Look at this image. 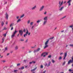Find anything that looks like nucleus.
Instances as JSON below:
<instances>
[{"mask_svg": "<svg viewBox=\"0 0 73 73\" xmlns=\"http://www.w3.org/2000/svg\"><path fill=\"white\" fill-rule=\"evenodd\" d=\"M70 46H71V47H73V44H71L69 45Z\"/></svg>", "mask_w": 73, "mask_h": 73, "instance_id": "32", "label": "nucleus"}, {"mask_svg": "<svg viewBox=\"0 0 73 73\" xmlns=\"http://www.w3.org/2000/svg\"><path fill=\"white\" fill-rule=\"evenodd\" d=\"M30 20H29L28 21H27V23L28 24H29V23H30Z\"/></svg>", "mask_w": 73, "mask_h": 73, "instance_id": "38", "label": "nucleus"}, {"mask_svg": "<svg viewBox=\"0 0 73 73\" xmlns=\"http://www.w3.org/2000/svg\"><path fill=\"white\" fill-rule=\"evenodd\" d=\"M33 24V22H31L30 23V25H32Z\"/></svg>", "mask_w": 73, "mask_h": 73, "instance_id": "37", "label": "nucleus"}, {"mask_svg": "<svg viewBox=\"0 0 73 73\" xmlns=\"http://www.w3.org/2000/svg\"><path fill=\"white\" fill-rule=\"evenodd\" d=\"M56 29H57V27H56V28L54 29V30H56Z\"/></svg>", "mask_w": 73, "mask_h": 73, "instance_id": "59", "label": "nucleus"}, {"mask_svg": "<svg viewBox=\"0 0 73 73\" xmlns=\"http://www.w3.org/2000/svg\"><path fill=\"white\" fill-rule=\"evenodd\" d=\"M37 52H38L40 50V48H38L37 50Z\"/></svg>", "mask_w": 73, "mask_h": 73, "instance_id": "31", "label": "nucleus"}, {"mask_svg": "<svg viewBox=\"0 0 73 73\" xmlns=\"http://www.w3.org/2000/svg\"><path fill=\"white\" fill-rule=\"evenodd\" d=\"M28 39L26 40V42H27L28 41Z\"/></svg>", "mask_w": 73, "mask_h": 73, "instance_id": "62", "label": "nucleus"}, {"mask_svg": "<svg viewBox=\"0 0 73 73\" xmlns=\"http://www.w3.org/2000/svg\"><path fill=\"white\" fill-rule=\"evenodd\" d=\"M23 32H26V30H25V29H24Z\"/></svg>", "mask_w": 73, "mask_h": 73, "instance_id": "45", "label": "nucleus"}, {"mask_svg": "<svg viewBox=\"0 0 73 73\" xmlns=\"http://www.w3.org/2000/svg\"><path fill=\"white\" fill-rule=\"evenodd\" d=\"M64 6H62L61 8H60V9H59V11H62L63 9H64Z\"/></svg>", "mask_w": 73, "mask_h": 73, "instance_id": "12", "label": "nucleus"}, {"mask_svg": "<svg viewBox=\"0 0 73 73\" xmlns=\"http://www.w3.org/2000/svg\"><path fill=\"white\" fill-rule=\"evenodd\" d=\"M4 22H3V21H2L1 23V25L2 27H3V25H4Z\"/></svg>", "mask_w": 73, "mask_h": 73, "instance_id": "23", "label": "nucleus"}, {"mask_svg": "<svg viewBox=\"0 0 73 73\" xmlns=\"http://www.w3.org/2000/svg\"><path fill=\"white\" fill-rule=\"evenodd\" d=\"M71 59H72V61L73 62V56H72V57L71 58Z\"/></svg>", "mask_w": 73, "mask_h": 73, "instance_id": "43", "label": "nucleus"}, {"mask_svg": "<svg viewBox=\"0 0 73 73\" xmlns=\"http://www.w3.org/2000/svg\"><path fill=\"white\" fill-rule=\"evenodd\" d=\"M5 39V38H4V37L2 38V41H4Z\"/></svg>", "mask_w": 73, "mask_h": 73, "instance_id": "36", "label": "nucleus"}, {"mask_svg": "<svg viewBox=\"0 0 73 73\" xmlns=\"http://www.w3.org/2000/svg\"><path fill=\"white\" fill-rule=\"evenodd\" d=\"M72 33H73V28H72Z\"/></svg>", "mask_w": 73, "mask_h": 73, "instance_id": "64", "label": "nucleus"}, {"mask_svg": "<svg viewBox=\"0 0 73 73\" xmlns=\"http://www.w3.org/2000/svg\"><path fill=\"white\" fill-rule=\"evenodd\" d=\"M9 53H8L7 54V56H9Z\"/></svg>", "mask_w": 73, "mask_h": 73, "instance_id": "56", "label": "nucleus"}, {"mask_svg": "<svg viewBox=\"0 0 73 73\" xmlns=\"http://www.w3.org/2000/svg\"><path fill=\"white\" fill-rule=\"evenodd\" d=\"M32 63H33L32 62H30V63H29L30 64H32Z\"/></svg>", "mask_w": 73, "mask_h": 73, "instance_id": "50", "label": "nucleus"}, {"mask_svg": "<svg viewBox=\"0 0 73 73\" xmlns=\"http://www.w3.org/2000/svg\"><path fill=\"white\" fill-rule=\"evenodd\" d=\"M37 69V68H35L33 70H31V72H34V71H35L36 69Z\"/></svg>", "mask_w": 73, "mask_h": 73, "instance_id": "20", "label": "nucleus"}, {"mask_svg": "<svg viewBox=\"0 0 73 73\" xmlns=\"http://www.w3.org/2000/svg\"><path fill=\"white\" fill-rule=\"evenodd\" d=\"M59 5H58V7L60 8H61V6L62 5V4H63V1H62L61 2L60 1H59Z\"/></svg>", "mask_w": 73, "mask_h": 73, "instance_id": "2", "label": "nucleus"}, {"mask_svg": "<svg viewBox=\"0 0 73 73\" xmlns=\"http://www.w3.org/2000/svg\"><path fill=\"white\" fill-rule=\"evenodd\" d=\"M52 63H54V62H55V61H54V60L53 59L52 60Z\"/></svg>", "mask_w": 73, "mask_h": 73, "instance_id": "30", "label": "nucleus"}, {"mask_svg": "<svg viewBox=\"0 0 73 73\" xmlns=\"http://www.w3.org/2000/svg\"><path fill=\"white\" fill-rule=\"evenodd\" d=\"M15 50H17V49H18V46H16L15 47Z\"/></svg>", "mask_w": 73, "mask_h": 73, "instance_id": "24", "label": "nucleus"}, {"mask_svg": "<svg viewBox=\"0 0 73 73\" xmlns=\"http://www.w3.org/2000/svg\"><path fill=\"white\" fill-rule=\"evenodd\" d=\"M36 8V6H35L31 8L32 10H35V9Z\"/></svg>", "mask_w": 73, "mask_h": 73, "instance_id": "13", "label": "nucleus"}, {"mask_svg": "<svg viewBox=\"0 0 73 73\" xmlns=\"http://www.w3.org/2000/svg\"><path fill=\"white\" fill-rule=\"evenodd\" d=\"M40 68H43V66H42V65H41L40 66Z\"/></svg>", "mask_w": 73, "mask_h": 73, "instance_id": "42", "label": "nucleus"}, {"mask_svg": "<svg viewBox=\"0 0 73 73\" xmlns=\"http://www.w3.org/2000/svg\"><path fill=\"white\" fill-rule=\"evenodd\" d=\"M3 62H5V60H3Z\"/></svg>", "mask_w": 73, "mask_h": 73, "instance_id": "60", "label": "nucleus"}, {"mask_svg": "<svg viewBox=\"0 0 73 73\" xmlns=\"http://www.w3.org/2000/svg\"><path fill=\"white\" fill-rule=\"evenodd\" d=\"M6 29H7V28H6V27H5L4 29H2V31H4V30H6Z\"/></svg>", "mask_w": 73, "mask_h": 73, "instance_id": "33", "label": "nucleus"}, {"mask_svg": "<svg viewBox=\"0 0 73 73\" xmlns=\"http://www.w3.org/2000/svg\"><path fill=\"white\" fill-rule=\"evenodd\" d=\"M19 16H18L17 17V19H19Z\"/></svg>", "mask_w": 73, "mask_h": 73, "instance_id": "47", "label": "nucleus"}, {"mask_svg": "<svg viewBox=\"0 0 73 73\" xmlns=\"http://www.w3.org/2000/svg\"><path fill=\"white\" fill-rule=\"evenodd\" d=\"M40 21H41V20H38L36 21V23H40Z\"/></svg>", "mask_w": 73, "mask_h": 73, "instance_id": "28", "label": "nucleus"}, {"mask_svg": "<svg viewBox=\"0 0 73 73\" xmlns=\"http://www.w3.org/2000/svg\"><path fill=\"white\" fill-rule=\"evenodd\" d=\"M49 40L48 39L45 42V46L44 47V49H45L46 48H47V47H48V42H49Z\"/></svg>", "mask_w": 73, "mask_h": 73, "instance_id": "1", "label": "nucleus"}, {"mask_svg": "<svg viewBox=\"0 0 73 73\" xmlns=\"http://www.w3.org/2000/svg\"><path fill=\"white\" fill-rule=\"evenodd\" d=\"M13 27H12L11 29V30L12 31V30H13Z\"/></svg>", "mask_w": 73, "mask_h": 73, "instance_id": "48", "label": "nucleus"}, {"mask_svg": "<svg viewBox=\"0 0 73 73\" xmlns=\"http://www.w3.org/2000/svg\"><path fill=\"white\" fill-rule=\"evenodd\" d=\"M3 35L4 36V37H6V36H7V33L4 34Z\"/></svg>", "mask_w": 73, "mask_h": 73, "instance_id": "22", "label": "nucleus"}, {"mask_svg": "<svg viewBox=\"0 0 73 73\" xmlns=\"http://www.w3.org/2000/svg\"><path fill=\"white\" fill-rule=\"evenodd\" d=\"M62 54H63V53L62 52L60 53V55H62Z\"/></svg>", "mask_w": 73, "mask_h": 73, "instance_id": "53", "label": "nucleus"}, {"mask_svg": "<svg viewBox=\"0 0 73 73\" xmlns=\"http://www.w3.org/2000/svg\"><path fill=\"white\" fill-rule=\"evenodd\" d=\"M47 23V21H44V20L43 25H45V24H46Z\"/></svg>", "mask_w": 73, "mask_h": 73, "instance_id": "15", "label": "nucleus"}, {"mask_svg": "<svg viewBox=\"0 0 73 73\" xmlns=\"http://www.w3.org/2000/svg\"><path fill=\"white\" fill-rule=\"evenodd\" d=\"M5 50H8V48L7 47L5 48Z\"/></svg>", "mask_w": 73, "mask_h": 73, "instance_id": "39", "label": "nucleus"}, {"mask_svg": "<svg viewBox=\"0 0 73 73\" xmlns=\"http://www.w3.org/2000/svg\"><path fill=\"white\" fill-rule=\"evenodd\" d=\"M48 54V53L47 52H44L42 53L41 55V56L42 57L43 56V57H45V56H46V55H47Z\"/></svg>", "mask_w": 73, "mask_h": 73, "instance_id": "3", "label": "nucleus"}, {"mask_svg": "<svg viewBox=\"0 0 73 73\" xmlns=\"http://www.w3.org/2000/svg\"><path fill=\"white\" fill-rule=\"evenodd\" d=\"M61 59H62V57L61 56H60L59 58V59L58 60H61Z\"/></svg>", "mask_w": 73, "mask_h": 73, "instance_id": "26", "label": "nucleus"}, {"mask_svg": "<svg viewBox=\"0 0 73 73\" xmlns=\"http://www.w3.org/2000/svg\"><path fill=\"white\" fill-rule=\"evenodd\" d=\"M24 69V67H22L21 68H19V69L20 70H23V69Z\"/></svg>", "mask_w": 73, "mask_h": 73, "instance_id": "16", "label": "nucleus"}, {"mask_svg": "<svg viewBox=\"0 0 73 73\" xmlns=\"http://www.w3.org/2000/svg\"><path fill=\"white\" fill-rule=\"evenodd\" d=\"M72 70H71V69H69V72H72Z\"/></svg>", "mask_w": 73, "mask_h": 73, "instance_id": "52", "label": "nucleus"}, {"mask_svg": "<svg viewBox=\"0 0 73 73\" xmlns=\"http://www.w3.org/2000/svg\"><path fill=\"white\" fill-rule=\"evenodd\" d=\"M73 61H72V60H70L68 61V65H69V64H70V63H73Z\"/></svg>", "mask_w": 73, "mask_h": 73, "instance_id": "7", "label": "nucleus"}, {"mask_svg": "<svg viewBox=\"0 0 73 73\" xmlns=\"http://www.w3.org/2000/svg\"><path fill=\"white\" fill-rule=\"evenodd\" d=\"M32 62L33 64H35V63H36V62L35 61H32Z\"/></svg>", "mask_w": 73, "mask_h": 73, "instance_id": "46", "label": "nucleus"}, {"mask_svg": "<svg viewBox=\"0 0 73 73\" xmlns=\"http://www.w3.org/2000/svg\"><path fill=\"white\" fill-rule=\"evenodd\" d=\"M34 27V26H33L32 27V29H33V28Z\"/></svg>", "mask_w": 73, "mask_h": 73, "instance_id": "57", "label": "nucleus"}, {"mask_svg": "<svg viewBox=\"0 0 73 73\" xmlns=\"http://www.w3.org/2000/svg\"><path fill=\"white\" fill-rule=\"evenodd\" d=\"M37 50H34V53H35L36 52H37Z\"/></svg>", "mask_w": 73, "mask_h": 73, "instance_id": "34", "label": "nucleus"}, {"mask_svg": "<svg viewBox=\"0 0 73 73\" xmlns=\"http://www.w3.org/2000/svg\"><path fill=\"white\" fill-rule=\"evenodd\" d=\"M43 20L44 21H47L48 20V17H44L43 19Z\"/></svg>", "mask_w": 73, "mask_h": 73, "instance_id": "11", "label": "nucleus"}, {"mask_svg": "<svg viewBox=\"0 0 73 73\" xmlns=\"http://www.w3.org/2000/svg\"><path fill=\"white\" fill-rule=\"evenodd\" d=\"M21 21V19H18V20L17 21V23H19V22H20Z\"/></svg>", "mask_w": 73, "mask_h": 73, "instance_id": "19", "label": "nucleus"}, {"mask_svg": "<svg viewBox=\"0 0 73 73\" xmlns=\"http://www.w3.org/2000/svg\"><path fill=\"white\" fill-rule=\"evenodd\" d=\"M44 8V6H42L40 8L39 10L40 11H42L43 10V9Z\"/></svg>", "mask_w": 73, "mask_h": 73, "instance_id": "10", "label": "nucleus"}, {"mask_svg": "<svg viewBox=\"0 0 73 73\" xmlns=\"http://www.w3.org/2000/svg\"><path fill=\"white\" fill-rule=\"evenodd\" d=\"M46 12H45L44 13V15H46Z\"/></svg>", "mask_w": 73, "mask_h": 73, "instance_id": "61", "label": "nucleus"}, {"mask_svg": "<svg viewBox=\"0 0 73 73\" xmlns=\"http://www.w3.org/2000/svg\"><path fill=\"white\" fill-rule=\"evenodd\" d=\"M15 34H13L11 36V37L12 38H13V37H15Z\"/></svg>", "mask_w": 73, "mask_h": 73, "instance_id": "27", "label": "nucleus"}, {"mask_svg": "<svg viewBox=\"0 0 73 73\" xmlns=\"http://www.w3.org/2000/svg\"><path fill=\"white\" fill-rule=\"evenodd\" d=\"M50 63H51L50 62L48 64L46 63H45V64H44V66H47V67H48L50 66Z\"/></svg>", "mask_w": 73, "mask_h": 73, "instance_id": "4", "label": "nucleus"}, {"mask_svg": "<svg viewBox=\"0 0 73 73\" xmlns=\"http://www.w3.org/2000/svg\"><path fill=\"white\" fill-rule=\"evenodd\" d=\"M67 56V52H65L64 54V56L63 58L64 60H65L66 58V57Z\"/></svg>", "mask_w": 73, "mask_h": 73, "instance_id": "9", "label": "nucleus"}, {"mask_svg": "<svg viewBox=\"0 0 73 73\" xmlns=\"http://www.w3.org/2000/svg\"><path fill=\"white\" fill-rule=\"evenodd\" d=\"M13 23H11L10 25V27H13Z\"/></svg>", "mask_w": 73, "mask_h": 73, "instance_id": "21", "label": "nucleus"}, {"mask_svg": "<svg viewBox=\"0 0 73 73\" xmlns=\"http://www.w3.org/2000/svg\"><path fill=\"white\" fill-rule=\"evenodd\" d=\"M19 33L20 34L21 36H22L23 34V31L22 30L19 31Z\"/></svg>", "mask_w": 73, "mask_h": 73, "instance_id": "6", "label": "nucleus"}, {"mask_svg": "<svg viewBox=\"0 0 73 73\" xmlns=\"http://www.w3.org/2000/svg\"><path fill=\"white\" fill-rule=\"evenodd\" d=\"M21 41H24V39H21Z\"/></svg>", "mask_w": 73, "mask_h": 73, "instance_id": "55", "label": "nucleus"}, {"mask_svg": "<svg viewBox=\"0 0 73 73\" xmlns=\"http://www.w3.org/2000/svg\"><path fill=\"white\" fill-rule=\"evenodd\" d=\"M17 71H18L17 70H14V72H17Z\"/></svg>", "mask_w": 73, "mask_h": 73, "instance_id": "44", "label": "nucleus"}, {"mask_svg": "<svg viewBox=\"0 0 73 73\" xmlns=\"http://www.w3.org/2000/svg\"><path fill=\"white\" fill-rule=\"evenodd\" d=\"M66 17V16H64L63 17H62L61 19H60V20H62V19H64V18H65Z\"/></svg>", "mask_w": 73, "mask_h": 73, "instance_id": "25", "label": "nucleus"}, {"mask_svg": "<svg viewBox=\"0 0 73 73\" xmlns=\"http://www.w3.org/2000/svg\"><path fill=\"white\" fill-rule=\"evenodd\" d=\"M27 34H28V30H27V32L26 34L24 35V37H25L26 36H27Z\"/></svg>", "mask_w": 73, "mask_h": 73, "instance_id": "8", "label": "nucleus"}, {"mask_svg": "<svg viewBox=\"0 0 73 73\" xmlns=\"http://www.w3.org/2000/svg\"><path fill=\"white\" fill-rule=\"evenodd\" d=\"M35 26L37 27V26H38V25H36V24H35Z\"/></svg>", "mask_w": 73, "mask_h": 73, "instance_id": "51", "label": "nucleus"}, {"mask_svg": "<svg viewBox=\"0 0 73 73\" xmlns=\"http://www.w3.org/2000/svg\"><path fill=\"white\" fill-rule=\"evenodd\" d=\"M35 46L31 47V48H35Z\"/></svg>", "mask_w": 73, "mask_h": 73, "instance_id": "54", "label": "nucleus"}, {"mask_svg": "<svg viewBox=\"0 0 73 73\" xmlns=\"http://www.w3.org/2000/svg\"><path fill=\"white\" fill-rule=\"evenodd\" d=\"M65 62H64L63 63V64H62L63 65H65Z\"/></svg>", "mask_w": 73, "mask_h": 73, "instance_id": "40", "label": "nucleus"}, {"mask_svg": "<svg viewBox=\"0 0 73 73\" xmlns=\"http://www.w3.org/2000/svg\"><path fill=\"white\" fill-rule=\"evenodd\" d=\"M24 14H23L21 16L20 18L21 19V18H23V17H24Z\"/></svg>", "mask_w": 73, "mask_h": 73, "instance_id": "17", "label": "nucleus"}, {"mask_svg": "<svg viewBox=\"0 0 73 73\" xmlns=\"http://www.w3.org/2000/svg\"><path fill=\"white\" fill-rule=\"evenodd\" d=\"M31 52H32V51H29V53H31Z\"/></svg>", "mask_w": 73, "mask_h": 73, "instance_id": "63", "label": "nucleus"}, {"mask_svg": "<svg viewBox=\"0 0 73 73\" xmlns=\"http://www.w3.org/2000/svg\"><path fill=\"white\" fill-rule=\"evenodd\" d=\"M53 38H54V37H52L51 38H50V39H53Z\"/></svg>", "mask_w": 73, "mask_h": 73, "instance_id": "58", "label": "nucleus"}, {"mask_svg": "<svg viewBox=\"0 0 73 73\" xmlns=\"http://www.w3.org/2000/svg\"><path fill=\"white\" fill-rule=\"evenodd\" d=\"M72 0H69L67 2V3L68 4V7H69V6H70L71 5V3H70L72 2Z\"/></svg>", "mask_w": 73, "mask_h": 73, "instance_id": "5", "label": "nucleus"}, {"mask_svg": "<svg viewBox=\"0 0 73 73\" xmlns=\"http://www.w3.org/2000/svg\"><path fill=\"white\" fill-rule=\"evenodd\" d=\"M17 31H16V30H15V31L13 32V34L15 35V34H16V33H17Z\"/></svg>", "mask_w": 73, "mask_h": 73, "instance_id": "18", "label": "nucleus"}, {"mask_svg": "<svg viewBox=\"0 0 73 73\" xmlns=\"http://www.w3.org/2000/svg\"><path fill=\"white\" fill-rule=\"evenodd\" d=\"M5 24H6V25H7V24H8V22L7 21L5 23Z\"/></svg>", "mask_w": 73, "mask_h": 73, "instance_id": "49", "label": "nucleus"}, {"mask_svg": "<svg viewBox=\"0 0 73 73\" xmlns=\"http://www.w3.org/2000/svg\"><path fill=\"white\" fill-rule=\"evenodd\" d=\"M6 19H8V15L7 13L5 15Z\"/></svg>", "mask_w": 73, "mask_h": 73, "instance_id": "14", "label": "nucleus"}, {"mask_svg": "<svg viewBox=\"0 0 73 73\" xmlns=\"http://www.w3.org/2000/svg\"><path fill=\"white\" fill-rule=\"evenodd\" d=\"M51 57H52V56L51 55H49L48 56V58H51Z\"/></svg>", "mask_w": 73, "mask_h": 73, "instance_id": "41", "label": "nucleus"}, {"mask_svg": "<svg viewBox=\"0 0 73 73\" xmlns=\"http://www.w3.org/2000/svg\"><path fill=\"white\" fill-rule=\"evenodd\" d=\"M20 63L17 64V66H20Z\"/></svg>", "mask_w": 73, "mask_h": 73, "instance_id": "35", "label": "nucleus"}, {"mask_svg": "<svg viewBox=\"0 0 73 73\" xmlns=\"http://www.w3.org/2000/svg\"><path fill=\"white\" fill-rule=\"evenodd\" d=\"M69 28H73V25H70L69 26Z\"/></svg>", "mask_w": 73, "mask_h": 73, "instance_id": "29", "label": "nucleus"}]
</instances>
